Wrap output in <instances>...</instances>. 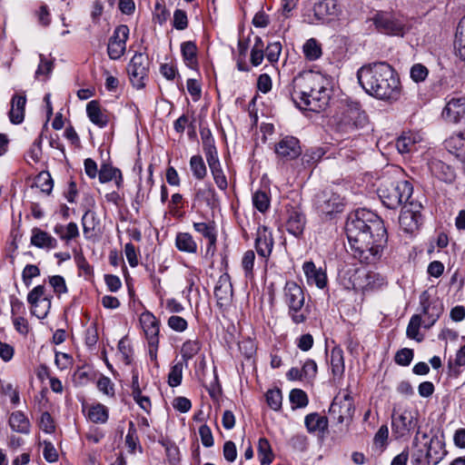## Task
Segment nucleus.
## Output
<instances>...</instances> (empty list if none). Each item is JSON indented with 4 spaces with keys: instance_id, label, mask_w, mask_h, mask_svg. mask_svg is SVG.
Wrapping results in <instances>:
<instances>
[{
    "instance_id": "c756f323",
    "label": "nucleus",
    "mask_w": 465,
    "mask_h": 465,
    "mask_svg": "<svg viewBox=\"0 0 465 465\" xmlns=\"http://www.w3.org/2000/svg\"><path fill=\"white\" fill-rule=\"evenodd\" d=\"M8 423L13 431L22 434H28L30 432V421L21 411L12 412Z\"/></svg>"
},
{
    "instance_id": "a18cd8bd",
    "label": "nucleus",
    "mask_w": 465,
    "mask_h": 465,
    "mask_svg": "<svg viewBox=\"0 0 465 465\" xmlns=\"http://www.w3.org/2000/svg\"><path fill=\"white\" fill-rule=\"evenodd\" d=\"M99 224V221L95 217V213L87 210L82 217L83 231L85 238L91 237V232L94 231Z\"/></svg>"
},
{
    "instance_id": "13d9d810",
    "label": "nucleus",
    "mask_w": 465,
    "mask_h": 465,
    "mask_svg": "<svg viewBox=\"0 0 465 465\" xmlns=\"http://www.w3.org/2000/svg\"><path fill=\"white\" fill-rule=\"evenodd\" d=\"M214 190L210 184H205L203 187L199 188L195 193V199L197 201L205 203L211 205L212 200L214 197Z\"/></svg>"
},
{
    "instance_id": "e2e57ef3",
    "label": "nucleus",
    "mask_w": 465,
    "mask_h": 465,
    "mask_svg": "<svg viewBox=\"0 0 465 465\" xmlns=\"http://www.w3.org/2000/svg\"><path fill=\"white\" fill-rule=\"evenodd\" d=\"M429 71L427 67L421 64H415L411 68V77L416 82H423L428 76Z\"/></svg>"
},
{
    "instance_id": "a211bd4d",
    "label": "nucleus",
    "mask_w": 465,
    "mask_h": 465,
    "mask_svg": "<svg viewBox=\"0 0 465 465\" xmlns=\"http://www.w3.org/2000/svg\"><path fill=\"white\" fill-rule=\"evenodd\" d=\"M286 229L294 236H299L303 232L306 224V217L299 206H290L287 209Z\"/></svg>"
},
{
    "instance_id": "1a4fd4ad",
    "label": "nucleus",
    "mask_w": 465,
    "mask_h": 465,
    "mask_svg": "<svg viewBox=\"0 0 465 465\" xmlns=\"http://www.w3.org/2000/svg\"><path fill=\"white\" fill-rule=\"evenodd\" d=\"M149 58L143 53H136L131 59L127 72L130 81L136 88H143L145 85L144 80L148 75Z\"/></svg>"
},
{
    "instance_id": "a19ab883",
    "label": "nucleus",
    "mask_w": 465,
    "mask_h": 465,
    "mask_svg": "<svg viewBox=\"0 0 465 465\" xmlns=\"http://www.w3.org/2000/svg\"><path fill=\"white\" fill-rule=\"evenodd\" d=\"M306 59L315 61L322 56V45L315 38L308 39L302 46Z\"/></svg>"
},
{
    "instance_id": "603ef678",
    "label": "nucleus",
    "mask_w": 465,
    "mask_h": 465,
    "mask_svg": "<svg viewBox=\"0 0 465 465\" xmlns=\"http://www.w3.org/2000/svg\"><path fill=\"white\" fill-rule=\"evenodd\" d=\"M290 401L293 405V408H304L308 405V396L301 389H293L290 392Z\"/></svg>"
},
{
    "instance_id": "052dcab7",
    "label": "nucleus",
    "mask_w": 465,
    "mask_h": 465,
    "mask_svg": "<svg viewBox=\"0 0 465 465\" xmlns=\"http://www.w3.org/2000/svg\"><path fill=\"white\" fill-rule=\"evenodd\" d=\"M413 350L403 348L395 354L394 361L401 366H409L413 359Z\"/></svg>"
},
{
    "instance_id": "2eb2a0df",
    "label": "nucleus",
    "mask_w": 465,
    "mask_h": 465,
    "mask_svg": "<svg viewBox=\"0 0 465 465\" xmlns=\"http://www.w3.org/2000/svg\"><path fill=\"white\" fill-rule=\"evenodd\" d=\"M414 426V417L408 410L402 411H394L391 415L392 431L397 437H404L410 433Z\"/></svg>"
},
{
    "instance_id": "37998d69",
    "label": "nucleus",
    "mask_w": 465,
    "mask_h": 465,
    "mask_svg": "<svg viewBox=\"0 0 465 465\" xmlns=\"http://www.w3.org/2000/svg\"><path fill=\"white\" fill-rule=\"evenodd\" d=\"M190 168L193 176L198 180H203L207 174V169L201 155H193L191 157Z\"/></svg>"
},
{
    "instance_id": "c9c22d12",
    "label": "nucleus",
    "mask_w": 465,
    "mask_h": 465,
    "mask_svg": "<svg viewBox=\"0 0 465 465\" xmlns=\"http://www.w3.org/2000/svg\"><path fill=\"white\" fill-rule=\"evenodd\" d=\"M175 246L180 252L195 253L197 243L189 232H178L175 237Z\"/></svg>"
},
{
    "instance_id": "2f4dec72",
    "label": "nucleus",
    "mask_w": 465,
    "mask_h": 465,
    "mask_svg": "<svg viewBox=\"0 0 465 465\" xmlns=\"http://www.w3.org/2000/svg\"><path fill=\"white\" fill-rule=\"evenodd\" d=\"M414 208H417V205H414ZM420 217L418 210L408 208L406 204L400 215V223L401 225L409 227L408 230L412 231L414 228H418Z\"/></svg>"
},
{
    "instance_id": "f3484780",
    "label": "nucleus",
    "mask_w": 465,
    "mask_h": 465,
    "mask_svg": "<svg viewBox=\"0 0 465 465\" xmlns=\"http://www.w3.org/2000/svg\"><path fill=\"white\" fill-rule=\"evenodd\" d=\"M140 323L144 331L150 347L158 348L160 331L159 322L153 313L149 312H143L140 316Z\"/></svg>"
},
{
    "instance_id": "09e8293b",
    "label": "nucleus",
    "mask_w": 465,
    "mask_h": 465,
    "mask_svg": "<svg viewBox=\"0 0 465 465\" xmlns=\"http://www.w3.org/2000/svg\"><path fill=\"white\" fill-rule=\"evenodd\" d=\"M35 187L39 188L43 193L50 194L53 190V179L48 172H41L35 179Z\"/></svg>"
},
{
    "instance_id": "72a5a7b5",
    "label": "nucleus",
    "mask_w": 465,
    "mask_h": 465,
    "mask_svg": "<svg viewBox=\"0 0 465 465\" xmlns=\"http://www.w3.org/2000/svg\"><path fill=\"white\" fill-rule=\"evenodd\" d=\"M99 181L102 183L114 181L119 187L123 182L121 171L109 164H103L98 173Z\"/></svg>"
},
{
    "instance_id": "5701e85b",
    "label": "nucleus",
    "mask_w": 465,
    "mask_h": 465,
    "mask_svg": "<svg viewBox=\"0 0 465 465\" xmlns=\"http://www.w3.org/2000/svg\"><path fill=\"white\" fill-rule=\"evenodd\" d=\"M447 454L444 449V442L438 436L430 438L427 451L426 460L429 465H437Z\"/></svg>"
},
{
    "instance_id": "49530a36",
    "label": "nucleus",
    "mask_w": 465,
    "mask_h": 465,
    "mask_svg": "<svg viewBox=\"0 0 465 465\" xmlns=\"http://www.w3.org/2000/svg\"><path fill=\"white\" fill-rule=\"evenodd\" d=\"M331 365L333 375L340 376L344 371V361L342 351L338 348H334L331 353Z\"/></svg>"
},
{
    "instance_id": "cd10ccee",
    "label": "nucleus",
    "mask_w": 465,
    "mask_h": 465,
    "mask_svg": "<svg viewBox=\"0 0 465 465\" xmlns=\"http://www.w3.org/2000/svg\"><path fill=\"white\" fill-rule=\"evenodd\" d=\"M304 424L310 433L323 434L328 428V419L317 412H312L305 416Z\"/></svg>"
},
{
    "instance_id": "680f3d73",
    "label": "nucleus",
    "mask_w": 465,
    "mask_h": 465,
    "mask_svg": "<svg viewBox=\"0 0 465 465\" xmlns=\"http://www.w3.org/2000/svg\"><path fill=\"white\" fill-rule=\"evenodd\" d=\"M255 254L253 251H247L242 259V266L246 277H252L253 272Z\"/></svg>"
},
{
    "instance_id": "e433bc0d",
    "label": "nucleus",
    "mask_w": 465,
    "mask_h": 465,
    "mask_svg": "<svg viewBox=\"0 0 465 465\" xmlns=\"http://www.w3.org/2000/svg\"><path fill=\"white\" fill-rule=\"evenodd\" d=\"M193 228L197 232L201 233L204 238L208 240L209 244L207 247V252H209L212 251L213 252L216 242V233L214 227L206 223H194Z\"/></svg>"
},
{
    "instance_id": "864d4df0",
    "label": "nucleus",
    "mask_w": 465,
    "mask_h": 465,
    "mask_svg": "<svg viewBox=\"0 0 465 465\" xmlns=\"http://www.w3.org/2000/svg\"><path fill=\"white\" fill-rule=\"evenodd\" d=\"M39 64L35 71V78H40L41 76L47 77L54 68V61L47 59L44 54H39Z\"/></svg>"
},
{
    "instance_id": "4468645a",
    "label": "nucleus",
    "mask_w": 465,
    "mask_h": 465,
    "mask_svg": "<svg viewBox=\"0 0 465 465\" xmlns=\"http://www.w3.org/2000/svg\"><path fill=\"white\" fill-rule=\"evenodd\" d=\"M129 36V28L125 25L117 26L109 39L107 53L111 59L121 58L126 49V41Z\"/></svg>"
},
{
    "instance_id": "20e7f679",
    "label": "nucleus",
    "mask_w": 465,
    "mask_h": 465,
    "mask_svg": "<svg viewBox=\"0 0 465 465\" xmlns=\"http://www.w3.org/2000/svg\"><path fill=\"white\" fill-rule=\"evenodd\" d=\"M412 185L405 180H384L378 189L379 197L389 209H396L402 203L413 205L410 199L412 194Z\"/></svg>"
},
{
    "instance_id": "f257e3e1",
    "label": "nucleus",
    "mask_w": 465,
    "mask_h": 465,
    "mask_svg": "<svg viewBox=\"0 0 465 465\" xmlns=\"http://www.w3.org/2000/svg\"><path fill=\"white\" fill-rule=\"evenodd\" d=\"M345 232L355 259L366 264L380 259L387 242V232L383 221L376 213L366 209L351 213L347 218Z\"/></svg>"
},
{
    "instance_id": "6e6d98bb",
    "label": "nucleus",
    "mask_w": 465,
    "mask_h": 465,
    "mask_svg": "<svg viewBox=\"0 0 465 465\" xmlns=\"http://www.w3.org/2000/svg\"><path fill=\"white\" fill-rule=\"evenodd\" d=\"M183 363L177 362L172 366L168 374V384L171 387H177L181 384L183 379Z\"/></svg>"
},
{
    "instance_id": "5fc2aeb1",
    "label": "nucleus",
    "mask_w": 465,
    "mask_h": 465,
    "mask_svg": "<svg viewBox=\"0 0 465 465\" xmlns=\"http://www.w3.org/2000/svg\"><path fill=\"white\" fill-rule=\"evenodd\" d=\"M266 401L271 409L279 411L282 408V395L279 389L269 390L266 394Z\"/></svg>"
},
{
    "instance_id": "79ce46f5",
    "label": "nucleus",
    "mask_w": 465,
    "mask_h": 465,
    "mask_svg": "<svg viewBox=\"0 0 465 465\" xmlns=\"http://www.w3.org/2000/svg\"><path fill=\"white\" fill-rule=\"evenodd\" d=\"M181 52L185 63L193 67L197 63V46L194 42L187 41L182 44Z\"/></svg>"
},
{
    "instance_id": "4c0bfd02",
    "label": "nucleus",
    "mask_w": 465,
    "mask_h": 465,
    "mask_svg": "<svg viewBox=\"0 0 465 465\" xmlns=\"http://www.w3.org/2000/svg\"><path fill=\"white\" fill-rule=\"evenodd\" d=\"M418 142L417 135L409 132L403 133L396 140V148L401 154L411 153L415 149V144Z\"/></svg>"
},
{
    "instance_id": "bb28decb",
    "label": "nucleus",
    "mask_w": 465,
    "mask_h": 465,
    "mask_svg": "<svg viewBox=\"0 0 465 465\" xmlns=\"http://www.w3.org/2000/svg\"><path fill=\"white\" fill-rule=\"evenodd\" d=\"M26 97L25 94H15L11 99L9 118L11 123L19 124L24 121Z\"/></svg>"
},
{
    "instance_id": "f03ea898",
    "label": "nucleus",
    "mask_w": 465,
    "mask_h": 465,
    "mask_svg": "<svg viewBox=\"0 0 465 465\" xmlns=\"http://www.w3.org/2000/svg\"><path fill=\"white\" fill-rule=\"evenodd\" d=\"M361 88L379 100L394 102L400 99L401 86L398 74L386 62H374L362 65L357 71Z\"/></svg>"
},
{
    "instance_id": "c03bdc74",
    "label": "nucleus",
    "mask_w": 465,
    "mask_h": 465,
    "mask_svg": "<svg viewBox=\"0 0 465 465\" xmlns=\"http://www.w3.org/2000/svg\"><path fill=\"white\" fill-rule=\"evenodd\" d=\"M324 151L322 148L316 147L311 148L307 150L302 157V165L307 167H312L316 164L323 156Z\"/></svg>"
},
{
    "instance_id": "423d86ee",
    "label": "nucleus",
    "mask_w": 465,
    "mask_h": 465,
    "mask_svg": "<svg viewBox=\"0 0 465 465\" xmlns=\"http://www.w3.org/2000/svg\"><path fill=\"white\" fill-rule=\"evenodd\" d=\"M371 20L376 29L385 35L402 36L406 31L405 20L390 13L378 12Z\"/></svg>"
},
{
    "instance_id": "b1692460",
    "label": "nucleus",
    "mask_w": 465,
    "mask_h": 465,
    "mask_svg": "<svg viewBox=\"0 0 465 465\" xmlns=\"http://www.w3.org/2000/svg\"><path fill=\"white\" fill-rule=\"evenodd\" d=\"M30 242L32 245L45 250L55 249L58 245V242L54 237L37 227L32 229Z\"/></svg>"
},
{
    "instance_id": "f704fd0d",
    "label": "nucleus",
    "mask_w": 465,
    "mask_h": 465,
    "mask_svg": "<svg viewBox=\"0 0 465 465\" xmlns=\"http://www.w3.org/2000/svg\"><path fill=\"white\" fill-rule=\"evenodd\" d=\"M454 50L457 56L465 60V15L460 20L457 25Z\"/></svg>"
},
{
    "instance_id": "393cba45",
    "label": "nucleus",
    "mask_w": 465,
    "mask_h": 465,
    "mask_svg": "<svg viewBox=\"0 0 465 465\" xmlns=\"http://www.w3.org/2000/svg\"><path fill=\"white\" fill-rule=\"evenodd\" d=\"M446 149L461 162L465 160V132L450 135L444 142Z\"/></svg>"
},
{
    "instance_id": "39448f33",
    "label": "nucleus",
    "mask_w": 465,
    "mask_h": 465,
    "mask_svg": "<svg viewBox=\"0 0 465 465\" xmlns=\"http://www.w3.org/2000/svg\"><path fill=\"white\" fill-rule=\"evenodd\" d=\"M304 299L302 287L295 282L290 281L285 283L283 288V301L289 308V315L296 324L302 323L306 320V316L302 312Z\"/></svg>"
},
{
    "instance_id": "c85d7f7f",
    "label": "nucleus",
    "mask_w": 465,
    "mask_h": 465,
    "mask_svg": "<svg viewBox=\"0 0 465 465\" xmlns=\"http://www.w3.org/2000/svg\"><path fill=\"white\" fill-rule=\"evenodd\" d=\"M338 14L337 5L333 1L319 2L313 6V15L315 19L310 20V23L324 22L329 15H336Z\"/></svg>"
},
{
    "instance_id": "774afa93",
    "label": "nucleus",
    "mask_w": 465,
    "mask_h": 465,
    "mask_svg": "<svg viewBox=\"0 0 465 465\" xmlns=\"http://www.w3.org/2000/svg\"><path fill=\"white\" fill-rule=\"evenodd\" d=\"M199 435L201 441L205 448H211L213 446V436L208 425L203 424L199 428Z\"/></svg>"
},
{
    "instance_id": "3c124183",
    "label": "nucleus",
    "mask_w": 465,
    "mask_h": 465,
    "mask_svg": "<svg viewBox=\"0 0 465 465\" xmlns=\"http://www.w3.org/2000/svg\"><path fill=\"white\" fill-rule=\"evenodd\" d=\"M421 323L422 319L420 314H414L411 316L406 331L408 338L414 339L418 341H421V338L419 337V329Z\"/></svg>"
},
{
    "instance_id": "6e6552de",
    "label": "nucleus",
    "mask_w": 465,
    "mask_h": 465,
    "mask_svg": "<svg viewBox=\"0 0 465 465\" xmlns=\"http://www.w3.org/2000/svg\"><path fill=\"white\" fill-rule=\"evenodd\" d=\"M319 80L321 83L320 88L312 89L309 94L305 105H308L307 110L312 112H320L324 110L331 96V81L328 77L319 73Z\"/></svg>"
},
{
    "instance_id": "dca6fc26",
    "label": "nucleus",
    "mask_w": 465,
    "mask_h": 465,
    "mask_svg": "<svg viewBox=\"0 0 465 465\" xmlns=\"http://www.w3.org/2000/svg\"><path fill=\"white\" fill-rule=\"evenodd\" d=\"M275 153L286 161L295 159L302 153L300 142L294 136H284L275 144Z\"/></svg>"
},
{
    "instance_id": "f8f14e48",
    "label": "nucleus",
    "mask_w": 465,
    "mask_h": 465,
    "mask_svg": "<svg viewBox=\"0 0 465 465\" xmlns=\"http://www.w3.org/2000/svg\"><path fill=\"white\" fill-rule=\"evenodd\" d=\"M315 204L318 212L326 217L342 211V199L331 191H323L317 194Z\"/></svg>"
},
{
    "instance_id": "ddd939ff",
    "label": "nucleus",
    "mask_w": 465,
    "mask_h": 465,
    "mask_svg": "<svg viewBox=\"0 0 465 465\" xmlns=\"http://www.w3.org/2000/svg\"><path fill=\"white\" fill-rule=\"evenodd\" d=\"M368 122L364 111L357 102L348 103L341 113V124L349 129L362 128Z\"/></svg>"
},
{
    "instance_id": "9b49d317",
    "label": "nucleus",
    "mask_w": 465,
    "mask_h": 465,
    "mask_svg": "<svg viewBox=\"0 0 465 465\" xmlns=\"http://www.w3.org/2000/svg\"><path fill=\"white\" fill-rule=\"evenodd\" d=\"M420 305L423 316L422 323L425 328H430L440 318L443 312V306L438 300H431V295L428 290L420 293Z\"/></svg>"
},
{
    "instance_id": "412c9836",
    "label": "nucleus",
    "mask_w": 465,
    "mask_h": 465,
    "mask_svg": "<svg viewBox=\"0 0 465 465\" xmlns=\"http://www.w3.org/2000/svg\"><path fill=\"white\" fill-rule=\"evenodd\" d=\"M442 116L451 123H458L465 117V97H453L449 100L442 111Z\"/></svg>"
},
{
    "instance_id": "8fccbe9b",
    "label": "nucleus",
    "mask_w": 465,
    "mask_h": 465,
    "mask_svg": "<svg viewBox=\"0 0 465 465\" xmlns=\"http://www.w3.org/2000/svg\"><path fill=\"white\" fill-rule=\"evenodd\" d=\"M201 349V344L198 341H185L181 349L182 358L187 361L195 356Z\"/></svg>"
},
{
    "instance_id": "338daca9",
    "label": "nucleus",
    "mask_w": 465,
    "mask_h": 465,
    "mask_svg": "<svg viewBox=\"0 0 465 465\" xmlns=\"http://www.w3.org/2000/svg\"><path fill=\"white\" fill-rule=\"evenodd\" d=\"M118 350L123 356V359L126 364L131 362L133 349L126 337L121 339L118 342Z\"/></svg>"
},
{
    "instance_id": "de8ad7c7",
    "label": "nucleus",
    "mask_w": 465,
    "mask_h": 465,
    "mask_svg": "<svg viewBox=\"0 0 465 465\" xmlns=\"http://www.w3.org/2000/svg\"><path fill=\"white\" fill-rule=\"evenodd\" d=\"M252 204L259 212L265 213L271 205L269 194L264 191H256L252 194Z\"/></svg>"
},
{
    "instance_id": "0e129e2a",
    "label": "nucleus",
    "mask_w": 465,
    "mask_h": 465,
    "mask_svg": "<svg viewBox=\"0 0 465 465\" xmlns=\"http://www.w3.org/2000/svg\"><path fill=\"white\" fill-rule=\"evenodd\" d=\"M212 174L213 176V180L221 190H225L227 188L228 183L227 179L223 172V169L221 167V164H219L217 167L214 166L210 168Z\"/></svg>"
},
{
    "instance_id": "bf43d9fd",
    "label": "nucleus",
    "mask_w": 465,
    "mask_h": 465,
    "mask_svg": "<svg viewBox=\"0 0 465 465\" xmlns=\"http://www.w3.org/2000/svg\"><path fill=\"white\" fill-rule=\"evenodd\" d=\"M51 308V300H44L41 302L31 305V312L38 319H45Z\"/></svg>"
},
{
    "instance_id": "ea45409f",
    "label": "nucleus",
    "mask_w": 465,
    "mask_h": 465,
    "mask_svg": "<svg viewBox=\"0 0 465 465\" xmlns=\"http://www.w3.org/2000/svg\"><path fill=\"white\" fill-rule=\"evenodd\" d=\"M87 417L94 423H105L109 417L108 409L97 403L89 408Z\"/></svg>"
},
{
    "instance_id": "69168bd1",
    "label": "nucleus",
    "mask_w": 465,
    "mask_h": 465,
    "mask_svg": "<svg viewBox=\"0 0 465 465\" xmlns=\"http://www.w3.org/2000/svg\"><path fill=\"white\" fill-rule=\"evenodd\" d=\"M49 283L54 289V292L57 295H61L62 293L67 292V287L65 284V281L61 275H54L49 277Z\"/></svg>"
},
{
    "instance_id": "a878e982",
    "label": "nucleus",
    "mask_w": 465,
    "mask_h": 465,
    "mask_svg": "<svg viewBox=\"0 0 465 465\" xmlns=\"http://www.w3.org/2000/svg\"><path fill=\"white\" fill-rule=\"evenodd\" d=\"M302 269L308 284H315L320 289L325 287L327 276L322 269H317L312 262H305L303 263Z\"/></svg>"
},
{
    "instance_id": "9d476101",
    "label": "nucleus",
    "mask_w": 465,
    "mask_h": 465,
    "mask_svg": "<svg viewBox=\"0 0 465 465\" xmlns=\"http://www.w3.org/2000/svg\"><path fill=\"white\" fill-rule=\"evenodd\" d=\"M354 411L352 399L349 394H346L341 398H334L330 406L329 412L337 423H345L348 426L352 420Z\"/></svg>"
},
{
    "instance_id": "6ab92c4d",
    "label": "nucleus",
    "mask_w": 465,
    "mask_h": 465,
    "mask_svg": "<svg viewBox=\"0 0 465 465\" xmlns=\"http://www.w3.org/2000/svg\"><path fill=\"white\" fill-rule=\"evenodd\" d=\"M272 232L265 226L258 227L255 238V249L259 256L267 259L273 248Z\"/></svg>"
},
{
    "instance_id": "0eeeda50",
    "label": "nucleus",
    "mask_w": 465,
    "mask_h": 465,
    "mask_svg": "<svg viewBox=\"0 0 465 465\" xmlns=\"http://www.w3.org/2000/svg\"><path fill=\"white\" fill-rule=\"evenodd\" d=\"M339 279L345 289L363 290L371 283V275L353 265H345L339 271Z\"/></svg>"
},
{
    "instance_id": "7ed1b4c3",
    "label": "nucleus",
    "mask_w": 465,
    "mask_h": 465,
    "mask_svg": "<svg viewBox=\"0 0 465 465\" xmlns=\"http://www.w3.org/2000/svg\"><path fill=\"white\" fill-rule=\"evenodd\" d=\"M319 79V73L312 71L300 73L283 89V93L297 107L307 110L308 105H305V103L310 99L308 95L312 93V89L320 88L322 83Z\"/></svg>"
},
{
    "instance_id": "7c9ffc66",
    "label": "nucleus",
    "mask_w": 465,
    "mask_h": 465,
    "mask_svg": "<svg viewBox=\"0 0 465 465\" xmlns=\"http://www.w3.org/2000/svg\"><path fill=\"white\" fill-rule=\"evenodd\" d=\"M86 113L90 121L100 128L106 126L108 124V116L102 111L97 101L93 100L87 104Z\"/></svg>"
},
{
    "instance_id": "58836bf2",
    "label": "nucleus",
    "mask_w": 465,
    "mask_h": 465,
    "mask_svg": "<svg viewBox=\"0 0 465 465\" xmlns=\"http://www.w3.org/2000/svg\"><path fill=\"white\" fill-rule=\"evenodd\" d=\"M258 456L262 465H269L274 459L271 444L266 438H261L258 441Z\"/></svg>"
},
{
    "instance_id": "aec40b11",
    "label": "nucleus",
    "mask_w": 465,
    "mask_h": 465,
    "mask_svg": "<svg viewBox=\"0 0 465 465\" xmlns=\"http://www.w3.org/2000/svg\"><path fill=\"white\" fill-rule=\"evenodd\" d=\"M428 165L431 174L439 180L446 183H452L455 181L456 172L451 165L436 158L431 159Z\"/></svg>"
},
{
    "instance_id": "4d7b16f0",
    "label": "nucleus",
    "mask_w": 465,
    "mask_h": 465,
    "mask_svg": "<svg viewBox=\"0 0 465 465\" xmlns=\"http://www.w3.org/2000/svg\"><path fill=\"white\" fill-rule=\"evenodd\" d=\"M44 300H51V296L45 295V287L44 285L35 286L27 295V302L34 305Z\"/></svg>"
},
{
    "instance_id": "4be33fe9",
    "label": "nucleus",
    "mask_w": 465,
    "mask_h": 465,
    "mask_svg": "<svg viewBox=\"0 0 465 465\" xmlns=\"http://www.w3.org/2000/svg\"><path fill=\"white\" fill-rule=\"evenodd\" d=\"M232 295V285L230 281V276L227 273H224L220 276L215 288H214V296L217 300V304L219 306L226 305Z\"/></svg>"
},
{
    "instance_id": "473e14b6",
    "label": "nucleus",
    "mask_w": 465,
    "mask_h": 465,
    "mask_svg": "<svg viewBox=\"0 0 465 465\" xmlns=\"http://www.w3.org/2000/svg\"><path fill=\"white\" fill-rule=\"evenodd\" d=\"M54 232L59 236L62 241L69 242L79 236V229L75 223L71 222L67 225L57 223L54 227Z\"/></svg>"
}]
</instances>
